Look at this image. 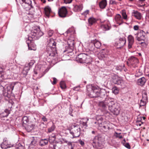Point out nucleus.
<instances>
[{
    "label": "nucleus",
    "mask_w": 149,
    "mask_h": 149,
    "mask_svg": "<svg viewBox=\"0 0 149 149\" xmlns=\"http://www.w3.org/2000/svg\"><path fill=\"white\" fill-rule=\"evenodd\" d=\"M43 34V33L41 31L40 27H38L36 29H34L31 31L29 35L28 39L26 40L29 49L34 50L36 45L34 43V40H38Z\"/></svg>",
    "instance_id": "1"
},
{
    "label": "nucleus",
    "mask_w": 149,
    "mask_h": 149,
    "mask_svg": "<svg viewBox=\"0 0 149 149\" xmlns=\"http://www.w3.org/2000/svg\"><path fill=\"white\" fill-rule=\"evenodd\" d=\"M109 109L114 115H118L120 113L119 104L113 101H111L109 103Z\"/></svg>",
    "instance_id": "2"
},
{
    "label": "nucleus",
    "mask_w": 149,
    "mask_h": 149,
    "mask_svg": "<svg viewBox=\"0 0 149 149\" xmlns=\"http://www.w3.org/2000/svg\"><path fill=\"white\" fill-rule=\"evenodd\" d=\"M87 91L89 92V96L92 98L97 97L99 96V90L95 87L92 86H88L87 87Z\"/></svg>",
    "instance_id": "3"
},
{
    "label": "nucleus",
    "mask_w": 149,
    "mask_h": 149,
    "mask_svg": "<svg viewBox=\"0 0 149 149\" xmlns=\"http://www.w3.org/2000/svg\"><path fill=\"white\" fill-rule=\"evenodd\" d=\"M76 61L80 63H87L91 62V58L87 56L86 54H80L77 56L76 58Z\"/></svg>",
    "instance_id": "4"
},
{
    "label": "nucleus",
    "mask_w": 149,
    "mask_h": 149,
    "mask_svg": "<svg viewBox=\"0 0 149 149\" xmlns=\"http://www.w3.org/2000/svg\"><path fill=\"white\" fill-rule=\"evenodd\" d=\"M15 84L14 82L12 83L10 85L6 86L5 88H4L3 91V95L7 97H9L10 94L12 93Z\"/></svg>",
    "instance_id": "5"
},
{
    "label": "nucleus",
    "mask_w": 149,
    "mask_h": 149,
    "mask_svg": "<svg viewBox=\"0 0 149 149\" xmlns=\"http://www.w3.org/2000/svg\"><path fill=\"white\" fill-rule=\"evenodd\" d=\"M80 128L78 125H73L72 126L70 133L73 135V138L77 137L80 135Z\"/></svg>",
    "instance_id": "6"
},
{
    "label": "nucleus",
    "mask_w": 149,
    "mask_h": 149,
    "mask_svg": "<svg viewBox=\"0 0 149 149\" xmlns=\"http://www.w3.org/2000/svg\"><path fill=\"white\" fill-rule=\"evenodd\" d=\"M22 2L21 3L22 7L26 10H29L33 7L31 5V0H21Z\"/></svg>",
    "instance_id": "7"
},
{
    "label": "nucleus",
    "mask_w": 149,
    "mask_h": 149,
    "mask_svg": "<svg viewBox=\"0 0 149 149\" xmlns=\"http://www.w3.org/2000/svg\"><path fill=\"white\" fill-rule=\"evenodd\" d=\"M146 35V33L143 30L140 31V32L137 34V40L139 41H143V42L140 43L141 44H143V45L146 44V43L144 42Z\"/></svg>",
    "instance_id": "8"
},
{
    "label": "nucleus",
    "mask_w": 149,
    "mask_h": 149,
    "mask_svg": "<svg viewBox=\"0 0 149 149\" xmlns=\"http://www.w3.org/2000/svg\"><path fill=\"white\" fill-rule=\"evenodd\" d=\"M59 16L61 18H65L67 17L68 11L66 8L62 6L59 9L58 12Z\"/></svg>",
    "instance_id": "9"
},
{
    "label": "nucleus",
    "mask_w": 149,
    "mask_h": 149,
    "mask_svg": "<svg viewBox=\"0 0 149 149\" xmlns=\"http://www.w3.org/2000/svg\"><path fill=\"white\" fill-rule=\"evenodd\" d=\"M12 146H13L8 143L6 138L3 139V142L1 144V147L3 149H6Z\"/></svg>",
    "instance_id": "10"
},
{
    "label": "nucleus",
    "mask_w": 149,
    "mask_h": 149,
    "mask_svg": "<svg viewBox=\"0 0 149 149\" xmlns=\"http://www.w3.org/2000/svg\"><path fill=\"white\" fill-rule=\"evenodd\" d=\"M110 102H111V101L109 100H106L99 102V105L103 109L105 110L107 107H109V103Z\"/></svg>",
    "instance_id": "11"
},
{
    "label": "nucleus",
    "mask_w": 149,
    "mask_h": 149,
    "mask_svg": "<svg viewBox=\"0 0 149 149\" xmlns=\"http://www.w3.org/2000/svg\"><path fill=\"white\" fill-rule=\"evenodd\" d=\"M126 39L125 38H120L117 43V48H121L126 44Z\"/></svg>",
    "instance_id": "12"
},
{
    "label": "nucleus",
    "mask_w": 149,
    "mask_h": 149,
    "mask_svg": "<svg viewBox=\"0 0 149 149\" xmlns=\"http://www.w3.org/2000/svg\"><path fill=\"white\" fill-rule=\"evenodd\" d=\"M128 42V48L130 49L132 48V46L134 43V37L131 35H129L127 38Z\"/></svg>",
    "instance_id": "13"
},
{
    "label": "nucleus",
    "mask_w": 149,
    "mask_h": 149,
    "mask_svg": "<svg viewBox=\"0 0 149 149\" xmlns=\"http://www.w3.org/2000/svg\"><path fill=\"white\" fill-rule=\"evenodd\" d=\"M25 129L28 132L31 131L34 128L35 125L33 124L28 123L23 126Z\"/></svg>",
    "instance_id": "14"
},
{
    "label": "nucleus",
    "mask_w": 149,
    "mask_h": 149,
    "mask_svg": "<svg viewBox=\"0 0 149 149\" xmlns=\"http://www.w3.org/2000/svg\"><path fill=\"white\" fill-rule=\"evenodd\" d=\"M95 119L96 121L95 122V123L98 124L99 126L102 127L101 124L103 120V118L102 116L99 115H97L96 116Z\"/></svg>",
    "instance_id": "15"
},
{
    "label": "nucleus",
    "mask_w": 149,
    "mask_h": 149,
    "mask_svg": "<svg viewBox=\"0 0 149 149\" xmlns=\"http://www.w3.org/2000/svg\"><path fill=\"white\" fill-rule=\"evenodd\" d=\"M101 29L104 31L109 30L111 28V26L109 22L106 24H103L100 26Z\"/></svg>",
    "instance_id": "16"
},
{
    "label": "nucleus",
    "mask_w": 149,
    "mask_h": 149,
    "mask_svg": "<svg viewBox=\"0 0 149 149\" xmlns=\"http://www.w3.org/2000/svg\"><path fill=\"white\" fill-rule=\"evenodd\" d=\"M49 46L50 47L51 49L56 48V43L54 40L53 39H50L48 44Z\"/></svg>",
    "instance_id": "17"
},
{
    "label": "nucleus",
    "mask_w": 149,
    "mask_h": 149,
    "mask_svg": "<svg viewBox=\"0 0 149 149\" xmlns=\"http://www.w3.org/2000/svg\"><path fill=\"white\" fill-rule=\"evenodd\" d=\"M10 113V111L9 110L7 109H5L4 111L0 112V117H6Z\"/></svg>",
    "instance_id": "18"
},
{
    "label": "nucleus",
    "mask_w": 149,
    "mask_h": 149,
    "mask_svg": "<svg viewBox=\"0 0 149 149\" xmlns=\"http://www.w3.org/2000/svg\"><path fill=\"white\" fill-rule=\"evenodd\" d=\"M45 14L48 17H49L50 13L51 12V9L49 6H47L44 8Z\"/></svg>",
    "instance_id": "19"
},
{
    "label": "nucleus",
    "mask_w": 149,
    "mask_h": 149,
    "mask_svg": "<svg viewBox=\"0 0 149 149\" xmlns=\"http://www.w3.org/2000/svg\"><path fill=\"white\" fill-rule=\"evenodd\" d=\"M57 54L56 48L52 49L51 51H48L47 55L50 56L54 57Z\"/></svg>",
    "instance_id": "20"
},
{
    "label": "nucleus",
    "mask_w": 149,
    "mask_h": 149,
    "mask_svg": "<svg viewBox=\"0 0 149 149\" xmlns=\"http://www.w3.org/2000/svg\"><path fill=\"white\" fill-rule=\"evenodd\" d=\"M88 120V118L83 119L80 120V124L83 127H84L85 128H86L88 126L87 123Z\"/></svg>",
    "instance_id": "21"
},
{
    "label": "nucleus",
    "mask_w": 149,
    "mask_h": 149,
    "mask_svg": "<svg viewBox=\"0 0 149 149\" xmlns=\"http://www.w3.org/2000/svg\"><path fill=\"white\" fill-rule=\"evenodd\" d=\"M146 80L145 77H142L138 79L137 80V84L139 85L143 86L145 83Z\"/></svg>",
    "instance_id": "22"
},
{
    "label": "nucleus",
    "mask_w": 149,
    "mask_h": 149,
    "mask_svg": "<svg viewBox=\"0 0 149 149\" xmlns=\"http://www.w3.org/2000/svg\"><path fill=\"white\" fill-rule=\"evenodd\" d=\"M128 60L130 64L132 65H133L136 63H138V59L133 56L131 57Z\"/></svg>",
    "instance_id": "23"
},
{
    "label": "nucleus",
    "mask_w": 149,
    "mask_h": 149,
    "mask_svg": "<svg viewBox=\"0 0 149 149\" xmlns=\"http://www.w3.org/2000/svg\"><path fill=\"white\" fill-rule=\"evenodd\" d=\"M95 138V136L93 140H91L90 141V142L94 148L96 147L97 144H99V141L97 139Z\"/></svg>",
    "instance_id": "24"
},
{
    "label": "nucleus",
    "mask_w": 149,
    "mask_h": 149,
    "mask_svg": "<svg viewBox=\"0 0 149 149\" xmlns=\"http://www.w3.org/2000/svg\"><path fill=\"white\" fill-rule=\"evenodd\" d=\"M115 19L117 24L120 25L121 23L122 19L120 15H116L115 17Z\"/></svg>",
    "instance_id": "25"
},
{
    "label": "nucleus",
    "mask_w": 149,
    "mask_h": 149,
    "mask_svg": "<svg viewBox=\"0 0 149 149\" xmlns=\"http://www.w3.org/2000/svg\"><path fill=\"white\" fill-rule=\"evenodd\" d=\"M107 5V1L106 0H102L99 3V5L101 8H105Z\"/></svg>",
    "instance_id": "26"
},
{
    "label": "nucleus",
    "mask_w": 149,
    "mask_h": 149,
    "mask_svg": "<svg viewBox=\"0 0 149 149\" xmlns=\"http://www.w3.org/2000/svg\"><path fill=\"white\" fill-rule=\"evenodd\" d=\"M82 5H76L74 6L73 10L75 12H79L82 10Z\"/></svg>",
    "instance_id": "27"
},
{
    "label": "nucleus",
    "mask_w": 149,
    "mask_h": 149,
    "mask_svg": "<svg viewBox=\"0 0 149 149\" xmlns=\"http://www.w3.org/2000/svg\"><path fill=\"white\" fill-rule=\"evenodd\" d=\"M104 136L103 135L99 134L95 136V138L97 139L98 141H99V144L101 142H103L104 140Z\"/></svg>",
    "instance_id": "28"
},
{
    "label": "nucleus",
    "mask_w": 149,
    "mask_h": 149,
    "mask_svg": "<svg viewBox=\"0 0 149 149\" xmlns=\"http://www.w3.org/2000/svg\"><path fill=\"white\" fill-rule=\"evenodd\" d=\"M133 15L137 19L140 20L141 18V13L137 11H135L133 13Z\"/></svg>",
    "instance_id": "29"
},
{
    "label": "nucleus",
    "mask_w": 149,
    "mask_h": 149,
    "mask_svg": "<svg viewBox=\"0 0 149 149\" xmlns=\"http://www.w3.org/2000/svg\"><path fill=\"white\" fill-rule=\"evenodd\" d=\"M92 42H93L94 44L95 47L97 48H99L101 46V43L98 41L97 40H92Z\"/></svg>",
    "instance_id": "30"
},
{
    "label": "nucleus",
    "mask_w": 149,
    "mask_h": 149,
    "mask_svg": "<svg viewBox=\"0 0 149 149\" xmlns=\"http://www.w3.org/2000/svg\"><path fill=\"white\" fill-rule=\"evenodd\" d=\"M22 121L23 123V126L24 125H25L29 123L28 122L29 121V117L27 116H24L22 118Z\"/></svg>",
    "instance_id": "31"
},
{
    "label": "nucleus",
    "mask_w": 149,
    "mask_h": 149,
    "mask_svg": "<svg viewBox=\"0 0 149 149\" xmlns=\"http://www.w3.org/2000/svg\"><path fill=\"white\" fill-rule=\"evenodd\" d=\"M48 143V141L47 139H41L39 142V145L41 146H45Z\"/></svg>",
    "instance_id": "32"
},
{
    "label": "nucleus",
    "mask_w": 149,
    "mask_h": 149,
    "mask_svg": "<svg viewBox=\"0 0 149 149\" xmlns=\"http://www.w3.org/2000/svg\"><path fill=\"white\" fill-rule=\"evenodd\" d=\"M88 21L89 24L91 25L95 23L97 21L96 19L93 17H91L89 18Z\"/></svg>",
    "instance_id": "33"
},
{
    "label": "nucleus",
    "mask_w": 149,
    "mask_h": 149,
    "mask_svg": "<svg viewBox=\"0 0 149 149\" xmlns=\"http://www.w3.org/2000/svg\"><path fill=\"white\" fill-rule=\"evenodd\" d=\"M87 56H89V57L91 58V61H92V58L93 57V56L94 55V52L93 51H88V52L86 54Z\"/></svg>",
    "instance_id": "34"
},
{
    "label": "nucleus",
    "mask_w": 149,
    "mask_h": 149,
    "mask_svg": "<svg viewBox=\"0 0 149 149\" xmlns=\"http://www.w3.org/2000/svg\"><path fill=\"white\" fill-rule=\"evenodd\" d=\"M106 95V92L104 90H101L100 91H99V94L98 97H102Z\"/></svg>",
    "instance_id": "35"
},
{
    "label": "nucleus",
    "mask_w": 149,
    "mask_h": 149,
    "mask_svg": "<svg viewBox=\"0 0 149 149\" xmlns=\"http://www.w3.org/2000/svg\"><path fill=\"white\" fill-rule=\"evenodd\" d=\"M95 46L93 42L91 41V43L89 44L88 46V49L90 51H94L95 49Z\"/></svg>",
    "instance_id": "36"
},
{
    "label": "nucleus",
    "mask_w": 149,
    "mask_h": 149,
    "mask_svg": "<svg viewBox=\"0 0 149 149\" xmlns=\"http://www.w3.org/2000/svg\"><path fill=\"white\" fill-rule=\"evenodd\" d=\"M123 145L125 147L128 148L130 149L131 148L129 144V143H126V141L124 139L122 142Z\"/></svg>",
    "instance_id": "37"
},
{
    "label": "nucleus",
    "mask_w": 149,
    "mask_h": 149,
    "mask_svg": "<svg viewBox=\"0 0 149 149\" xmlns=\"http://www.w3.org/2000/svg\"><path fill=\"white\" fill-rule=\"evenodd\" d=\"M144 122L142 121V119L141 118H138V120L136 122V125L137 126H141V124H143Z\"/></svg>",
    "instance_id": "38"
},
{
    "label": "nucleus",
    "mask_w": 149,
    "mask_h": 149,
    "mask_svg": "<svg viewBox=\"0 0 149 149\" xmlns=\"http://www.w3.org/2000/svg\"><path fill=\"white\" fill-rule=\"evenodd\" d=\"M55 126L54 124H53L48 129L47 133H51L53 131L55 128Z\"/></svg>",
    "instance_id": "39"
},
{
    "label": "nucleus",
    "mask_w": 149,
    "mask_h": 149,
    "mask_svg": "<svg viewBox=\"0 0 149 149\" xmlns=\"http://www.w3.org/2000/svg\"><path fill=\"white\" fill-rule=\"evenodd\" d=\"M4 72L2 69L0 70V81L5 78L4 77Z\"/></svg>",
    "instance_id": "40"
},
{
    "label": "nucleus",
    "mask_w": 149,
    "mask_h": 149,
    "mask_svg": "<svg viewBox=\"0 0 149 149\" xmlns=\"http://www.w3.org/2000/svg\"><path fill=\"white\" fill-rule=\"evenodd\" d=\"M112 92L115 94H118L119 93V90L118 88L116 87H113L112 88Z\"/></svg>",
    "instance_id": "41"
},
{
    "label": "nucleus",
    "mask_w": 149,
    "mask_h": 149,
    "mask_svg": "<svg viewBox=\"0 0 149 149\" xmlns=\"http://www.w3.org/2000/svg\"><path fill=\"white\" fill-rule=\"evenodd\" d=\"M50 148H53V149H59V147L57 144L54 143L53 144H51L50 146Z\"/></svg>",
    "instance_id": "42"
},
{
    "label": "nucleus",
    "mask_w": 149,
    "mask_h": 149,
    "mask_svg": "<svg viewBox=\"0 0 149 149\" xmlns=\"http://www.w3.org/2000/svg\"><path fill=\"white\" fill-rule=\"evenodd\" d=\"M60 87L62 89H64L66 88L65 83L64 81H61L60 83Z\"/></svg>",
    "instance_id": "43"
},
{
    "label": "nucleus",
    "mask_w": 149,
    "mask_h": 149,
    "mask_svg": "<svg viewBox=\"0 0 149 149\" xmlns=\"http://www.w3.org/2000/svg\"><path fill=\"white\" fill-rule=\"evenodd\" d=\"M142 100H145L147 101L148 100V97L146 93L145 92L142 94Z\"/></svg>",
    "instance_id": "44"
},
{
    "label": "nucleus",
    "mask_w": 149,
    "mask_h": 149,
    "mask_svg": "<svg viewBox=\"0 0 149 149\" xmlns=\"http://www.w3.org/2000/svg\"><path fill=\"white\" fill-rule=\"evenodd\" d=\"M113 82L115 84L120 85L122 81L120 79H118L114 80Z\"/></svg>",
    "instance_id": "45"
},
{
    "label": "nucleus",
    "mask_w": 149,
    "mask_h": 149,
    "mask_svg": "<svg viewBox=\"0 0 149 149\" xmlns=\"http://www.w3.org/2000/svg\"><path fill=\"white\" fill-rule=\"evenodd\" d=\"M147 101L145 100H143L142 99L141 100V102L140 104V107L144 106L146 104V101Z\"/></svg>",
    "instance_id": "46"
},
{
    "label": "nucleus",
    "mask_w": 149,
    "mask_h": 149,
    "mask_svg": "<svg viewBox=\"0 0 149 149\" xmlns=\"http://www.w3.org/2000/svg\"><path fill=\"white\" fill-rule=\"evenodd\" d=\"M122 15L123 17V18L124 19H126L127 18V15L126 13L125 12V10H123L122 12Z\"/></svg>",
    "instance_id": "47"
},
{
    "label": "nucleus",
    "mask_w": 149,
    "mask_h": 149,
    "mask_svg": "<svg viewBox=\"0 0 149 149\" xmlns=\"http://www.w3.org/2000/svg\"><path fill=\"white\" fill-rule=\"evenodd\" d=\"M74 44V42L73 41L71 42L70 43H68L69 46L70 48H72L73 47Z\"/></svg>",
    "instance_id": "48"
},
{
    "label": "nucleus",
    "mask_w": 149,
    "mask_h": 149,
    "mask_svg": "<svg viewBox=\"0 0 149 149\" xmlns=\"http://www.w3.org/2000/svg\"><path fill=\"white\" fill-rule=\"evenodd\" d=\"M45 101L43 100H40L39 101V104L41 106H43Z\"/></svg>",
    "instance_id": "49"
},
{
    "label": "nucleus",
    "mask_w": 149,
    "mask_h": 149,
    "mask_svg": "<svg viewBox=\"0 0 149 149\" xmlns=\"http://www.w3.org/2000/svg\"><path fill=\"white\" fill-rule=\"evenodd\" d=\"M72 111H73V109H72V108L71 107H70L69 113V114L71 116H73V115L72 114Z\"/></svg>",
    "instance_id": "50"
},
{
    "label": "nucleus",
    "mask_w": 149,
    "mask_h": 149,
    "mask_svg": "<svg viewBox=\"0 0 149 149\" xmlns=\"http://www.w3.org/2000/svg\"><path fill=\"white\" fill-rule=\"evenodd\" d=\"M116 133L117 134L116 136V137L120 139H121L123 138L122 136L120 135L121 134V133L118 134L117 132H116Z\"/></svg>",
    "instance_id": "51"
},
{
    "label": "nucleus",
    "mask_w": 149,
    "mask_h": 149,
    "mask_svg": "<svg viewBox=\"0 0 149 149\" xmlns=\"http://www.w3.org/2000/svg\"><path fill=\"white\" fill-rule=\"evenodd\" d=\"M53 81L52 83L53 85H55L56 83L57 79L55 77L53 78Z\"/></svg>",
    "instance_id": "52"
},
{
    "label": "nucleus",
    "mask_w": 149,
    "mask_h": 149,
    "mask_svg": "<svg viewBox=\"0 0 149 149\" xmlns=\"http://www.w3.org/2000/svg\"><path fill=\"white\" fill-rule=\"evenodd\" d=\"M89 13V10H87L85 11L82 13V15H86L87 14H88Z\"/></svg>",
    "instance_id": "53"
},
{
    "label": "nucleus",
    "mask_w": 149,
    "mask_h": 149,
    "mask_svg": "<svg viewBox=\"0 0 149 149\" xmlns=\"http://www.w3.org/2000/svg\"><path fill=\"white\" fill-rule=\"evenodd\" d=\"M36 143V141L35 140H33L31 141V143L30 144V145H35Z\"/></svg>",
    "instance_id": "54"
},
{
    "label": "nucleus",
    "mask_w": 149,
    "mask_h": 149,
    "mask_svg": "<svg viewBox=\"0 0 149 149\" xmlns=\"http://www.w3.org/2000/svg\"><path fill=\"white\" fill-rule=\"evenodd\" d=\"M17 149H24V146H22L21 144H19V145L18 147H16Z\"/></svg>",
    "instance_id": "55"
},
{
    "label": "nucleus",
    "mask_w": 149,
    "mask_h": 149,
    "mask_svg": "<svg viewBox=\"0 0 149 149\" xmlns=\"http://www.w3.org/2000/svg\"><path fill=\"white\" fill-rule=\"evenodd\" d=\"M63 141L64 143H68L69 145H71L72 146V143L70 142H68L65 140L63 139Z\"/></svg>",
    "instance_id": "56"
},
{
    "label": "nucleus",
    "mask_w": 149,
    "mask_h": 149,
    "mask_svg": "<svg viewBox=\"0 0 149 149\" xmlns=\"http://www.w3.org/2000/svg\"><path fill=\"white\" fill-rule=\"evenodd\" d=\"M53 31H49L48 32V35L49 37H51L52 35Z\"/></svg>",
    "instance_id": "57"
},
{
    "label": "nucleus",
    "mask_w": 149,
    "mask_h": 149,
    "mask_svg": "<svg viewBox=\"0 0 149 149\" xmlns=\"http://www.w3.org/2000/svg\"><path fill=\"white\" fill-rule=\"evenodd\" d=\"M79 142L82 146H83L84 144V142L81 139L79 140Z\"/></svg>",
    "instance_id": "58"
},
{
    "label": "nucleus",
    "mask_w": 149,
    "mask_h": 149,
    "mask_svg": "<svg viewBox=\"0 0 149 149\" xmlns=\"http://www.w3.org/2000/svg\"><path fill=\"white\" fill-rule=\"evenodd\" d=\"M63 1L65 3H69L72 2V0H63Z\"/></svg>",
    "instance_id": "59"
},
{
    "label": "nucleus",
    "mask_w": 149,
    "mask_h": 149,
    "mask_svg": "<svg viewBox=\"0 0 149 149\" xmlns=\"http://www.w3.org/2000/svg\"><path fill=\"white\" fill-rule=\"evenodd\" d=\"M107 15L109 17H111L112 16V13L111 11H110L109 12H108V13H107Z\"/></svg>",
    "instance_id": "60"
},
{
    "label": "nucleus",
    "mask_w": 149,
    "mask_h": 149,
    "mask_svg": "<svg viewBox=\"0 0 149 149\" xmlns=\"http://www.w3.org/2000/svg\"><path fill=\"white\" fill-rule=\"evenodd\" d=\"M139 26L137 25H135L134 26V29L135 30H137L139 29Z\"/></svg>",
    "instance_id": "61"
},
{
    "label": "nucleus",
    "mask_w": 149,
    "mask_h": 149,
    "mask_svg": "<svg viewBox=\"0 0 149 149\" xmlns=\"http://www.w3.org/2000/svg\"><path fill=\"white\" fill-rule=\"evenodd\" d=\"M42 120L44 122L47 121V119L46 118L45 116H43L42 118Z\"/></svg>",
    "instance_id": "62"
},
{
    "label": "nucleus",
    "mask_w": 149,
    "mask_h": 149,
    "mask_svg": "<svg viewBox=\"0 0 149 149\" xmlns=\"http://www.w3.org/2000/svg\"><path fill=\"white\" fill-rule=\"evenodd\" d=\"M4 89V87L0 84V91H2L3 92Z\"/></svg>",
    "instance_id": "63"
},
{
    "label": "nucleus",
    "mask_w": 149,
    "mask_h": 149,
    "mask_svg": "<svg viewBox=\"0 0 149 149\" xmlns=\"http://www.w3.org/2000/svg\"><path fill=\"white\" fill-rule=\"evenodd\" d=\"M80 86H77L75 87L74 88V90L75 91H78L79 90V89H78V88H79Z\"/></svg>",
    "instance_id": "64"
}]
</instances>
